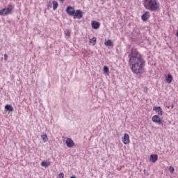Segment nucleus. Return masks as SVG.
Returning a JSON list of instances; mask_svg holds the SVG:
<instances>
[{
	"instance_id": "5701e85b",
	"label": "nucleus",
	"mask_w": 178,
	"mask_h": 178,
	"mask_svg": "<svg viewBox=\"0 0 178 178\" xmlns=\"http://www.w3.org/2000/svg\"><path fill=\"white\" fill-rule=\"evenodd\" d=\"M170 173H173V172H175V168H173L172 166L170 167Z\"/></svg>"
},
{
	"instance_id": "9b49d317",
	"label": "nucleus",
	"mask_w": 178,
	"mask_h": 178,
	"mask_svg": "<svg viewBox=\"0 0 178 178\" xmlns=\"http://www.w3.org/2000/svg\"><path fill=\"white\" fill-rule=\"evenodd\" d=\"M99 26H101V24H99V22H96V21H92V29H94L95 30H98V29H99Z\"/></svg>"
},
{
	"instance_id": "6e6552de",
	"label": "nucleus",
	"mask_w": 178,
	"mask_h": 178,
	"mask_svg": "<svg viewBox=\"0 0 178 178\" xmlns=\"http://www.w3.org/2000/svg\"><path fill=\"white\" fill-rule=\"evenodd\" d=\"M153 111L158 113L159 116H162L163 115V111H162V108L161 106H154L153 108Z\"/></svg>"
},
{
	"instance_id": "412c9836",
	"label": "nucleus",
	"mask_w": 178,
	"mask_h": 178,
	"mask_svg": "<svg viewBox=\"0 0 178 178\" xmlns=\"http://www.w3.org/2000/svg\"><path fill=\"white\" fill-rule=\"evenodd\" d=\"M103 70H104V73H109V68L108 67H106V66L104 67Z\"/></svg>"
},
{
	"instance_id": "423d86ee",
	"label": "nucleus",
	"mask_w": 178,
	"mask_h": 178,
	"mask_svg": "<svg viewBox=\"0 0 178 178\" xmlns=\"http://www.w3.org/2000/svg\"><path fill=\"white\" fill-rule=\"evenodd\" d=\"M122 143L125 145H127V144H130V136H129L128 134H124V136L122 138Z\"/></svg>"
},
{
	"instance_id": "4468645a",
	"label": "nucleus",
	"mask_w": 178,
	"mask_h": 178,
	"mask_svg": "<svg viewBox=\"0 0 178 178\" xmlns=\"http://www.w3.org/2000/svg\"><path fill=\"white\" fill-rule=\"evenodd\" d=\"M41 166H42V168H49V166H51V161H42Z\"/></svg>"
},
{
	"instance_id": "4be33fe9",
	"label": "nucleus",
	"mask_w": 178,
	"mask_h": 178,
	"mask_svg": "<svg viewBox=\"0 0 178 178\" xmlns=\"http://www.w3.org/2000/svg\"><path fill=\"white\" fill-rule=\"evenodd\" d=\"M65 177V174H63V172H60V174H58V178H63Z\"/></svg>"
},
{
	"instance_id": "f8f14e48",
	"label": "nucleus",
	"mask_w": 178,
	"mask_h": 178,
	"mask_svg": "<svg viewBox=\"0 0 178 178\" xmlns=\"http://www.w3.org/2000/svg\"><path fill=\"white\" fill-rule=\"evenodd\" d=\"M158 161V156L156 154L150 155L149 161L155 163Z\"/></svg>"
},
{
	"instance_id": "bb28decb",
	"label": "nucleus",
	"mask_w": 178,
	"mask_h": 178,
	"mask_svg": "<svg viewBox=\"0 0 178 178\" xmlns=\"http://www.w3.org/2000/svg\"><path fill=\"white\" fill-rule=\"evenodd\" d=\"M70 178H76V176H72Z\"/></svg>"
},
{
	"instance_id": "f3484780",
	"label": "nucleus",
	"mask_w": 178,
	"mask_h": 178,
	"mask_svg": "<svg viewBox=\"0 0 178 178\" xmlns=\"http://www.w3.org/2000/svg\"><path fill=\"white\" fill-rule=\"evenodd\" d=\"M41 138L42 139L43 143H47V141H48V136L47 134H42Z\"/></svg>"
},
{
	"instance_id": "20e7f679",
	"label": "nucleus",
	"mask_w": 178,
	"mask_h": 178,
	"mask_svg": "<svg viewBox=\"0 0 178 178\" xmlns=\"http://www.w3.org/2000/svg\"><path fill=\"white\" fill-rule=\"evenodd\" d=\"M72 17L74 19H81L83 17V11L81 10H76L74 11Z\"/></svg>"
},
{
	"instance_id": "cd10ccee",
	"label": "nucleus",
	"mask_w": 178,
	"mask_h": 178,
	"mask_svg": "<svg viewBox=\"0 0 178 178\" xmlns=\"http://www.w3.org/2000/svg\"><path fill=\"white\" fill-rule=\"evenodd\" d=\"M171 109H173V105H171Z\"/></svg>"
},
{
	"instance_id": "a211bd4d",
	"label": "nucleus",
	"mask_w": 178,
	"mask_h": 178,
	"mask_svg": "<svg viewBox=\"0 0 178 178\" xmlns=\"http://www.w3.org/2000/svg\"><path fill=\"white\" fill-rule=\"evenodd\" d=\"M89 42L90 44H92V45H95V44H97V38H95V37H93L89 40Z\"/></svg>"
},
{
	"instance_id": "2eb2a0df",
	"label": "nucleus",
	"mask_w": 178,
	"mask_h": 178,
	"mask_svg": "<svg viewBox=\"0 0 178 178\" xmlns=\"http://www.w3.org/2000/svg\"><path fill=\"white\" fill-rule=\"evenodd\" d=\"M5 109H6V111H8V112H13V111H14L13 106H12V105H10V104L6 105Z\"/></svg>"
},
{
	"instance_id": "0eeeda50",
	"label": "nucleus",
	"mask_w": 178,
	"mask_h": 178,
	"mask_svg": "<svg viewBox=\"0 0 178 178\" xmlns=\"http://www.w3.org/2000/svg\"><path fill=\"white\" fill-rule=\"evenodd\" d=\"M65 144L68 148H73L74 142L72 140V138H67L65 140Z\"/></svg>"
},
{
	"instance_id": "f03ea898",
	"label": "nucleus",
	"mask_w": 178,
	"mask_h": 178,
	"mask_svg": "<svg viewBox=\"0 0 178 178\" xmlns=\"http://www.w3.org/2000/svg\"><path fill=\"white\" fill-rule=\"evenodd\" d=\"M15 6L12 3H9L7 7L0 10V16H8L13 13Z\"/></svg>"
},
{
	"instance_id": "a878e982",
	"label": "nucleus",
	"mask_w": 178,
	"mask_h": 178,
	"mask_svg": "<svg viewBox=\"0 0 178 178\" xmlns=\"http://www.w3.org/2000/svg\"><path fill=\"white\" fill-rule=\"evenodd\" d=\"M60 2H65V0H60Z\"/></svg>"
},
{
	"instance_id": "39448f33",
	"label": "nucleus",
	"mask_w": 178,
	"mask_h": 178,
	"mask_svg": "<svg viewBox=\"0 0 178 178\" xmlns=\"http://www.w3.org/2000/svg\"><path fill=\"white\" fill-rule=\"evenodd\" d=\"M152 122L154 123H156V124H162V120L161 119V117L159 115H154L152 118Z\"/></svg>"
},
{
	"instance_id": "9d476101",
	"label": "nucleus",
	"mask_w": 178,
	"mask_h": 178,
	"mask_svg": "<svg viewBox=\"0 0 178 178\" xmlns=\"http://www.w3.org/2000/svg\"><path fill=\"white\" fill-rule=\"evenodd\" d=\"M151 16V15L149 14V12L146 11L142 16H141V19L143 22H147V20H148V19H149V17Z\"/></svg>"
},
{
	"instance_id": "7ed1b4c3",
	"label": "nucleus",
	"mask_w": 178,
	"mask_h": 178,
	"mask_svg": "<svg viewBox=\"0 0 178 178\" xmlns=\"http://www.w3.org/2000/svg\"><path fill=\"white\" fill-rule=\"evenodd\" d=\"M149 8L152 12H156L159 9V2L158 0H148Z\"/></svg>"
},
{
	"instance_id": "dca6fc26",
	"label": "nucleus",
	"mask_w": 178,
	"mask_h": 178,
	"mask_svg": "<svg viewBox=\"0 0 178 178\" xmlns=\"http://www.w3.org/2000/svg\"><path fill=\"white\" fill-rule=\"evenodd\" d=\"M106 47H113V42L111 40H108L104 42Z\"/></svg>"
},
{
	"instance_id": "393cba45",
	"label": "nucleus",
	"mask_w": 178,
	"mask_h": 178,
	"mask_svg": "<svg viewBox=\"0 0 178 178\" xmlns=\"http://www.w3.org/2000/svg\"><path fill=\"white\" fill-rule=\"evenodd\" d=\"M166 108L169 109L170 108V106H166Z\"/></svg>"
},
{
	"instance_id": "ddd939ff",
	"label": "nucleus",
	"mask_w": 178,
	"mask_h": 178,
	"mask_svg": "<svg viewBox=\"0 0 178 178\" xmlns=\"http://www.w3.org/2000/svg\"><path fill=\"white\" fill-rule=\"evenodd\" d=\"M165 81L168 84H170V83L173 81V76L170 74H168L167 76H165Z\"/></svg>"
},
{
	"instance_id": "1a4fd4ad",
	"label": "nucleus",
	"mask_w": 178,
	"mask_h": 178,
	"mask_svg": "<svg viewBox=\"0 0 178 178\" xmlns=\"http://www.w3.org/2000/svg\"><path fill=\"white\" fill-rule=\"evenodd\" d=\"M74 11H75L74 7H72V6L67 7L66 12L67 15H69L70 16H73Z\"/></svg>"
},
{
	"instance_id": "b1692460",
	"label": "nucleus",
	"mask_w": 178,
	"mask_h": 178,
	"mask_svg": "<svg viewBox=\"0 0 178 178\" xmlns=\"http://www.w3.org/2000/svg\"><path fill=\"white\" fill-rule=\"evenodd\" d=\"M4 60L6 62L8 60V54H4Z\"/></svg>"
},
{
	"instance_id": "aec40b11",
	"label": "nucleus",
	"mask_w": 178,
	"mask_h": 178,
	"mask_svg": "<svg viewBox=\"0 0 178 178\" xmlns=\"http://www.w3.org/2000/svg\"><path fill=\"white\" fill-rule=\"evenodd\" d=\"M65 35L66 37H70V30L67 29L65 31Z\"/></svg>"
},
{
	"instance_id": "6ab92c4d",
	"label": "nucleus",
	"mask_w": 178,
	"mask_h": 178,
	"mask_svg": "<svg viewBox=\"0 0 178 178\" xmlns=\"http://www.w3.org/2000/svg\"><path fill=\"white\" fill-rule=\"evenodd\" d=\"M52 3H53V9H54V10H56V9H58V1H54L52 2Z\"/></svg>"
},
{
	"instance_id": "f257e3e1",
	"label": "nucleus",
	"mask_w": 178,
	"mask_h": 178,
	"mask_svg": "<svg viewBox=\"0 0 178 178\" xmlns=\"http://www.w3.org/2000/svg\"><path fill=\"white\" fill-rule=\"evenodd\" d=\"M129 65L131 71L135 74H143L145 72V60L136 49H132L131 54L129 55Z\"/></svg>"
}]
</instances>
